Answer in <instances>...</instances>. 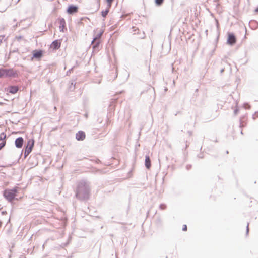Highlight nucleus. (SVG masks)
Here are the masks:
<instances>
[{"instance_id": "obj_7", "label": "nucleus", "mask_w": 258, "mask_h": 258, "mask_svg": "<svg viewBox=\"0 0 258 258\" xmlns=\"http://www.w3.org/2000/svg\"><path fill=\"white\" fill-rule=\"evenodd\" d=\"M236 39L233 34H229L227 40V43L230 45H233L236 43Z\"/></svg>"}, {"instance_id": "obj_12", "label": "nucleus", "mask_w": 258, "mask_h": 258, "mask_svg": "<svg viewBox=\"0 0 258 258\" xmlns=\"http://www.w3.org/2000/svg\"><path fill=\"white\" fill-rule=\"evenodd\" d=\"M151 161L149 156H146L145 158V166L147 169H150L151 167Z\"/></svg>"}, {"instance_id": "obj_20", "label": "nucleus", "mask_w": 258, "mask_h": 258, "mask_svg": "<svg viewBox=\"0 0 258 258\" xmlns=\"http://www.w3.org/2000/svg\"><path fill=\"white\" fill-rule=\"evenodd\" d=\"M7 214V212L6 211L2 212V214L4 215V214Z\"/></svg>"}, {"instance_id": "obj_24", "label": "nucleus", "mask_w": 258, "mask_h": 258, "mask_svg": "<svg viewBox=\"0 0 258 258\" xmlns=\"http://www.w3.org/2000/svg\"><path fill=\"white\" fill-rule=\"evenodd\" d=\"M3 208V207L0 205V210Z\"/></svg>"}, {"instance_id": "obj_5", "label": "nucleus", "mask_w": 258, "mask_h": 258, "mask_svg": "<svg viewBox=\"0 0 258 258\" xmlns=\"http://www.w3.org/2000/svg\"><path fill=\"white\" fill-rule=\"evenodd\" d=\"M19 90V87L17 86H10L8 87L6 91L12 94H16Z\"/></svg>"}, {"instance_id": "obj_1", "label": "nucleus", "mask_w": 258, "mask_h": 258, "mask_svg": "<svg viewBox=\"0 0 258 258\" xmlns=\"http://www.w3.org/2000/svg\"><path fill=\"white\" fill-rule=\"evenodd\" d=\"M18 77V72L17 70L13 69H0L1 78H17Z\"/></svg>"}, {"instance_id": "obj_9", "label": "nucleus", "mask_w": 258, "mask_h": 258, "mask_svg": "<svg viewBox=\"0 0 258 258\" xmlns=\"http://www.w3.org/2000/svg\"><path fill=\"white\" fill-rule=\"evenodd\" d=\"M86 135L84 132L79 131L76 135V138L78 141H82L85 138Z\"/></svg>"}, {"instance_id": "obj_11", "label": "nucleus", "mask_w": 258, "mask_h": 258, "mask_svg": "<svg viewBox=\"0 0 258 258\" xmlns=\"http://www.w3.org/2000/svg\"><path fill=\"white\" fill-rule=\"evenodd\" d=\"M42 50H34L33 52V56L34 58H40L43 55Z\"/></svg>"}, {"instance_id": "obj_17", "label": "nucleus", "mask_w": 258, "mask_h": 258, "mask_svg": "<svg viewBox=\"0 0 258 258\" xmlns=\"http://www.w3.org/2000/svg\"><path fill=\"white\" fill-rule=\"evenodd\" d=\"M6 141H3L0 143V150L5 146Z\"/></svg>"}, {"instance_id": "obj_15", "label": "nucleus", "mask_w": 258, "mask_h": 258, "mask_svg": "<svg viewBox=\"0 0 258 258\" xmlns=\"http://www.w3.org/2000/svg\"><path fill=\"white\" fill-rule=\"evenodd\" d=\"M114 0H106L107 6L110 8L112 5V2Z\"/></svg>"}, {"instance_id": "obj_2", "label": "nucleus", "mask_w": 258, "mask_h": 258, "mask_svg": "<svg viewBox=\"0 0 258 258\" xmlns=\"http://www.w3.org/2000/svg\"><path fill=\"white\" fill-rule=\"evenodd\" d=\"M18 192L17 188L15 187L13 189H8L5 190L4 196L5 198L10 202H12Z\"/></svg>"}, {"instance_id": "obj_4", "label": "nucleus", "mask_w": 258, "mask_h": 258, "mask_svg": "<svg viewBox=\"0 0 258 258\" xmlns=\"http://www.w3.org/2000/svg\"><path fill=\"white\" fill-rule=\"evenodd\" d=\"M58 23L59 25V28L60 32H63L64 29L66 28V21L64 19L60 18L57 19Z\"/></svg>"}, {"instance_id": "obj_13", "label": "nucleus", "mask_w": 258, "mask_h": 258, "mask_svg": "<svg viewBox=\"0 0 258 258\" xmlns=\"http://www.w3.org/2000/svg\"><path fill=\"white\" fill-rule=\"evenodd\" d=\"M110 8H109V7H108L107 9L105 10V11H103L101 13V14H102V16L103 17H105L106 16V15H107L108 12H109V10Z\"/></svg>"}, {"instance_id": "obj_8", "label": "nucleus", "mask_w": 258, "mask_h": 258, "mask_svg": "<svg viewBox=\"0 0 258 258\" xmlns=\"http://www.w3.org/2000/svg\"><path fill=\"white\" fill-rule=\"evenodd\" d=\"M78 8L77 6L70 5L68 7L67 9V13L69 14H72L78 12Z\"/></svg>"}, {"instance_id": "obj_19", "label": "nucleus", "mask_w": 258, "mask_h": 258, "mask_svg": "<svg viewBox=\"0 0 258 258\" xmlns=\"http://www.w3.org/2000/svg\"><path fill=\"white\" fill-rule=\"evenodd\" d=\"M132 29H133V31H134V34L136 33V31L137 30H138V29L137 28H136V27H133Z\"/></svg>"}, {"instance_id": "obj_3", "label": "nucleus", "mask_w": 258, "mask_h": 258, "mask_svg": "<svg viewBox=\"0 0 258 258\" xmlns=\"http://www.w3.org/2000/svg\"><path fill=\"white\" fill-rule=\"evenodd\" d=\"M34 146V141L29 140L27 142V145L25 148V156L28 155L31 153L32 150V148Z\"/></svg>"}, {"instance_id": "obj_23", "label": "nucleus", "mask_w": 258, "mask_h": 258, "mask_svg": "<svg viewBox=\"0 0 258 258\" xmlns=\"http://www.w3.org/2000/svg\"><path fill=\"white\" fill-rule=\"evenodd\" d=\"M2 222H1V221H0V228H1V226H2Z\"/></svg>"}, {"instance_id": "obj_14", "label": "nucleus", "mask_w": 258, "mask_h": 258, "mask_svg": "<svg viewBox=\"0 0 258 258\" xmlns=\"http://www.w3.org/2000/svg\"><path fill=\"white\" fill-rule=\"evenodd\" d=\"M6 138V135L4 133H2L0 134V141H6L5 139Z\"/></svg>"}, {"instance_id": "obj_16", "label": "nucleus", "mask_w": 258, "mask_h": 258, "mask_svg": "<svg viewBox=\"0 0 258 258\" xmlns=\"http://www.w3.org/2000/svg\"><path fill=\"white\" fill-rule=\"evenodd\" d=\"M163 2V0H155L156 4L158 6L162 5Z\"/></svg>"}, {"instance_id": "obj_10", "label": "nucleus", "mask_w": 258, "mask_h": 258, "mask_svg": "<svg viewBox=\"0 0 258 258\" xmlns=\"http://www.w3.org/2000/svg\"><path fill=\"white\" fill-rule=\"evenodd\" d=\"M23 142V139L22 137H19L15 140V144L17 148H20L22 147Z\"/></svg>"}, {"instance_id": "obj_6", "label": "nucleus", "mask_w": 258, "mask_h": 258, "mask_svg": "<svg viewBox=\"0 0 258 258\" xmlns=\"http://www.w3.org/2000/svg\"><path fill=\"white\" fill-rule=\"evenodd\" d=\"M61 43V42L60 40H55L51 44L50 47L53 49H58L60 47Z\"/></svg>"}, {"instance_id": "obj_18", "label": "nucleus", "mask_w": 258, "mask_h": 258, "mask_svg": "<svg viewBox=\"0 0 258 258\" xmlns=\"http://www.w3.org/2000/svg\"><path fill=\"white\" fill-rule=\"evenodd\" d=\"M183 231H186L187 230V226L186 225H184L182 228Z\"/></svg>"}, {"instance_id": "obj_22", "label": "nucleus", "mask_w": 258, "mask_h": 258, "mask_svg": "<svg viewBox=\"0 0 258 258\" xmlns=\"http://www.w3.org/2000/svg\"><path fill=\"white\" fill-rule=\"evenodd\" d=\"M248 231H249V228H248V224L247 226V232H248Z\"/></svg>"}, {"instance_id": "obj_21", "label": "nucleus", "mask_w": 258, "mask_h": 258, "mask_svg": "<svg viewBox=\"0 0 258 258\" xmlns=\"http://www.w3.org/2000/svg\"><path fill=\"white\" fill-rule=\"evenodd\" d=\"M255 12L256 13L258 12V7L255 9Z\"/></svg>"}]
</instances>
